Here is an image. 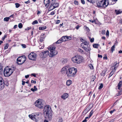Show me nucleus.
I'll list each match as a JSON object with an SVG mask.
<instances>
[{
	"mask_svg": "<svg viewBox=\"0 0 122 122\" xmlns=\"http://www.w3.org/2000/svg\"><path fill=\"white\" fill-rule=\"evenodd\" d=\"M56 47L54 46H51L49 48V50L50 51V53H49V55L51 57H52L57 54V52L55 50Z\"/></svg>",
	"mask_w": 122,
	"mask_h": 122,
	"instance_id": "7",
	"label": "nucleus"
},
{
	"mask_svg": "<svg viewBox=\"0 0 122 122\" xmlns=\"http://www.w3.org/2000/svg\"><path fill=\"white\" fill-rule=\"evenodd\" d=\"M81 2L83 5L85 4V2L84 0H81Z\"/></svg>",
	"mask_w": 122,
	"mask_h": 122,
	"instance_id": "47",
	"label": "nucleus"
},
{
	"mask_svg": "<svg viewBox=\"0 0 122 122\" xmlns=\"http://www.w3.org/2000/svg\"><path fill=\"white\" fill-rule=\"evenodd\" d=\"M106 34L107 36H109V31L108 30H107Z\"/></svg>",
	"mask_w": 122,
	"mask_h": 122,
	"instance_id": "43",
	"label": "nucleus"
},
{
	"mask_svg": "<svg viewBox=\"0 0 122 122\" xmlns=\"http://www.w3.org/2000/svg\"><path fill=\"white\" fill-rule=\"evenodd\" d=\"M60 20H56V24H58L60 22Z\"/></svg>",
	"mask_w": 122,
	"mask_h": 122,
	"instance_id": "53",
	"label": "nucleus"
},
{
	"mask_svg": "<svg viewBox=\"0 0 122 122\" xmlns=\"http://www.w3.org/2000/svg\"><path fill=\"white\" fill-rule=\"evenodd\" d=\"M37 54L34 52L30 53L28 55L29 59L32 61L35 60L37 57Z\"/></svg>",
	"mask_w": 122,
	"mask_h": 122,
	"instance_id": "9",
	"label": "nucleus"
},
{
	"mask_svg": "<svg viewBox=\"0 0 122 122\" xmlns=\"http://www.w3.org/2000/svg\"><path fill=\"white\" fill-rule=\"evenodd\" d=\"M43 38L42 37H41L40 38V41L41 42H42L43 41Z\"/></svg>",
	"mask_w": 122,
	"mask_h": 122,
	"instance_id": "60",
	"label": "nucleus"
},
{
	"mask_svg": "<svg viewBox=\"0 0 122 122\" xmlns=\"http://www.w3.org/2000/svg\"><path fill=\"white\" fill-rule=\"evenodd\" d=\"M6 83H0V90L3 89L5 87V85L6 86H8L9 85V84L7 82H6Z\"/></svg>",
	"mask_w": 122,
	"mask_h": 122,
	"instance_id": "12",
	"label": "nucleus"
},
{
	"mask_svg": "<svg viewBox=\"0 0 122 122\" xmlns=\"http://www.w3.org/2000/svg\"><path fill=\"white\" fill-rule=\"evenodd\" d=\"M63 120L61 118H60L58 121V122H62Z\"/></svg>",
	"mask_w": 122,
	"mask_h": 122,
	"instance_id": "48",
	"label": "nucleus"
},
{
	"mask_svg": "<svg viewBox=\"0 0 122 122\" xmlns=\"http://www.w3.org/2000/svg\"><path fill=\"white\" fill-rule=\"evenodd\" d=\"M77 69L74 67L68 68L66 71V74L68 77H73L76 74Z\"/></svg>",
	"mask_w": 122,
	"mask_h": 122,
	"instance_id": "4",
	"label": "nucleus"
},
{
	"mask_svg": "<svg viewBox=\"0 0 122 122\" xmlns=\"http://www.w3.org/2000/svg\"><path fill=\"white\" fill-rule=\"evenodd\" d=\"M98 57L102 58V56L99 54H98Z\"/></svg>",
	"mask_w": 122,
	"mask_h": 122,
	"instance_id": "54",
	"label": "nucleus"
},
{
	"mask_svg": "<svg viewBox=\"0 0 122 122\" xmlns=\"http://www.w3.org/2000/svg\"><path fill=\"white\" fill-rule=\"evenodd\" d=\"M46 28V26H44L42 27H40L39 28V30H43L45 29Z\"/></svg>",
	"mask_w": 122,
	"mask_h": 122,
	"instance_id": "25",
	"label": "nucleus"
},
{
	"mask_svg": "<svg viewBox=\"0 0 122 122\" xmlns=\"http://www.w3.org/2000/svg\"><path fill=\"white\" fill-rule=\"evenodd\" d=\"M122 85V81H120L118 84L117 87L118 89H120V88L121 87Z\"/></svg>",
	"mask_w": 122,
	"mask_h": 122,
	"instance_id": "16",
	"label": "nucleus"
},
{
	"mask_svg": "<svg viewBox=\"0 0 122 122\" xmlns=\"http://www.w3.org/2000/svg\"><path fill=\"white\" fill-rule=\"evenodd\" d=\"M66 36H63L61 38V40L62 42L65 41H66Z\"/></svg>",
	"mask_w": 122,
	"mask_h": 122,
	"instance_id": "17",
	"label": "nucleus"
},
{
	"mask_svg": "<svg viewBox=\"0 0 122 122\" xmlns=\"http://www.w3.org/2000/svg\"><path fill=\"white\" fill-rule=\"evenodd\" d=\"M61 61L63 64H64L66 63L67 61L66 59H61Z\"/></svg>",
	"mask_w": 122,
	"mask_h": 122,
	"instance_id": "27",
	"label": "nucleus"
},
{
	"mask_svg": "<svg viewBox=\"0 0 122 122\" xmlns=\"http://www.w3.org/2000/svg\"><path fill=\"white\" fill-rule=\"evenodd\" d=\"M21 58L20 57H19L17 59V60L18 62H20V63H18V64H21L23 63H24L26 60V57L25 56H24V58L23 57H22Z\"/></svg>",
	"mask_w": 122,
	"mask_h": 122,
	"instance_id": "10",
	"label": "nucleus"
},
{
	"mask_svg": "<svg viewBox=\"0 0 122 122\" xmlns=\"http://www.w3.org/2000/svg\"><path fill=\"white\" fill-rule=\"evenodd\" d=\"M94 38H92V39H91L90 41L92 43L94 42Z\"/></svg>",
	"mask_w": 122,
	"mask_h": 122,
	"instance_id": "45",
	"label": "nucleus"
},
{
	"mask_svg": "<svg viewBox=\"0 0 122 122\" xmlns=\"http://www.w3.org/2000/svg\"><path fill=\"white\" fill-rule=\"evenodd\" d=\"M115 12L117 15H118L121 13L122 12V11H121L120 10H115Z\"/></svg>",
	"mask_w": 122,
	"mask_h": 122,
	"instance_id": "15",
	"label": "nucleus"
},
{
	"mask_svg": "<svg viewBox=\"0 0 122 122\" xmlns=\"http://www.w3.org/2000/svg\"><path fill=\"white\" fill-rule=\"evenodd\" d=\"M74 3L76 5H78V2L77 1L75 0L74 1Z\"/></svg>",
	"mask_w": 122,
	"mask_h": 122,
	"instance_id": "42",
	"label": "nucleus"
},
{
	"mask_svg": "<svg viewBox=\"0 0 122 122\" xmlns=\"http://www.w3.org/2000/svg\"><path fill=\"white\" fill-rule=\"evenodd\" d=\"M68 97V95L67 93H65L61 96V98H63V99L65 100Z\"/></svg>",
	"mask_w": 122,
	"mask_h": 122,
	"instance_id": "13",
	"label": "nucleus"
},
{
	"mask_svg": "<svg viewBox=\"0 0 122 122\" xmlns=\"http://www.w3.org/2000/svg\"><path fill=\"white\" fill-rule=\"evenodd\" d=\"M89 42L86 41L83 42L81 44V47L84 49L86 52H89L90 51V49L88 45Z\"/></svg>",
	"mask_w": 122,
	"mask_h": 122,
	"instance_id": "8",
	"label": "nucleus"
},
{
	"mask_svg": "<svg viewBox=\"0 0 122 122\" xmlns=\"http://www.w3.org/2000/svg\"><path fill=\"white\" fill-rule=\"evenodd\" d=\"M10 19V21H11V22L12 21L14 20H13V18H11Z\"/></svg>",
	"mask_w": 122,
	"mask_h": 122,
	"instance_id": "63",
	"label": "nucleus"
},
{
	"mask_svg": "<svg viewBox=\"0 0 122 122\" xmlns=\"http://www.w3.org/2000/svg\"><path fill=\"white\" fill-rule=\"evenodd\" d=\"M80 40L82 42H83L85 41V40L82 39V38H80Z\"/></svg>",
	"mask_w": 122,
	"mask_h": 122,
	"instance_id": "56",
	"label": "nucleus"
},
{
	"mask_svg": "<svg viewBox=\"0 0 122 122\" xmlns=\"http://www.w3.org/2000/svg\"><path fill=\"white\" fill-rule=\"evenodd\" d=\"M49 51L48 50L42 52V55H43V56L42 57L44 58H45L46 57L48 56V55H49Z\"/></svg>",
	"mask_w": 122,
	"mask_h": 122,
	"instance_id": "11",
	"label": "nucleus"
},
{
	"mask_svg": "<svg viewBox=\"0 0 122 122\" xmlns=\"http://www.w3.org/2000/svg\"><path fill=\"white\" fill-rule=\"evenodd\" d=\"M78 51L80 52L81 53H83V51L80 48H79L78 49Z\"/></svg>",
	"mask_w": 122,
	"mask_h": 122,
	"instance_id": "49",
	"label": "nucleus"
},
{
	"mask_svg": "<svg viewBox=\"0 0 122 122\" xmlns=\"http://www.w3.org/2000/svg\"><path fill=\"white\" fill-rule=\"evenodd\" d=\"M89 66L90 67V69H92L93 68V66L91 64H90L89 65Z\"/></svg>",
	"mask_w": 122,
	"mask_h": 122,
	"instance_id": "38",
	"label": "nucleus"
},
{
	"mask_svg": "<svg viewBox=\"0 0 122 122\" xmlns=\"http://www.w3.org/2000/svg\"><path fill=\"white\" fill-rule=\"evenodd\" d=\"M31 82L32 83L36 84V81H33V80H32L31 81Z\"/></svg>",
	"mask_w": 122,
	"mask_h": 122,
	"instance_id": "50",
	"label": "nucleus"
},
{
	"mask_svg": "<svg viewBox=\"0 0 122 122\" xmlns=\"http://www.w3.org/2000/svg\"><path fill=\"white\" fill-rule=\"evenodd\" d=\"M62 42L61 40V38L59 39V40H58L55 43H56L57 44H59L60 43H61Z\"/></svg>",
	"mask_w": 122,
	"mask_h": 122,
	"instance_id": "28",
	"label": "nucleus"
},
{
	"mask_svg": "<svg viewBox=\"0 0 122 122\" xmlns=\"http://www.w3.org/2000/svg\"><path fill=\"white\" fill-rule=\"evenodd\" d=\"M3 67L1 65H0V74H3Z\"/></svg>",
	"mask_w": 122,
	"mask_h": 122,
	"instance_id": "24",
	"label": "nucleus"
},
{
	"mask_svg": "<svg viewBox=\"0 0 122 122\" xmlns=\"http://www.w3.org/2000/svg\"><path fill=\"white\" fill-rule=\"evenodd\" d=\"M89 21L92 22L93 23L95 21V20H89Z\"/></svg>",
	"mask_w": 122,
	"mask_h": 122,
	"instance_id": "55",
	"label": "nucleus"
},
{
	"mask_svg": "<svg viewBox=\"0 0 122 122\" xmlns=\"http://www.w3.org/2000/svg\"><path fill=\"white\" fill-rule=\"evenodd\" d=\"M103 84L102 83H101L100 86H99L98 87V89H101L103 88Z\"/></svg>",
	"mask_w": 122,
	"mask_h": 122,
	"instance_id": "36",
	"label": "nucleus"
},
{
	"mask_svg": "<svg viewBox=\"0 0 122 122\" xmlns=\"http://www.w3.org/2000/svg\"><path fill=\"white\" fill-rule=\"evenodd\" d=\"M18 26L19 28H22L23 26L22 24L21 23H20L18 25Z\"/></svg>",
	"mask_w": 122,
	"mask_h": 122,
	"instance_id": "34",
	"label": "nucleus"
},
{
	"mask_svg": "<svg viewBox=\"0 0 122 122\" xmlns=\"http://www.w3.org/2000/svg\"><path fill=\"white\" fill-rule=\"evenodd\" d=\"M99 45L98 44H95L93 45V46L94 48H98Z\"/></svg>",
	"mask_w": 122,
	"mask_h": 122,
	"instance_id": "22",
	"label": "nucleus"
},
{
	"mask_svg": "<svg viewBox=\"0 0 122 122\" xmlns=\"http://www.w3.org/2000/svg\"><path fill=\"white\" fill-rule=\"evenodd\" d=\"M114 72L115 71L112 70V71H111L109 75L108 78H109L110 77H111L113 74L114 73Z\"/></svg>",
	"mask_w": 122,
	"mask_h": 122,
	"instance_id": "26",
	"label": "nucleus"
},
{
	"mask_svg": "<svg viewBox=\"0 0 122 122\" xmlns=\"http://www.w3.org/2000/svg\"><path fill=\"white\" fill-rule=\"evenodd\" d=\"M53 5H54L52 4V3L50 5V7L49 9V10H51L54 9V8L53 7Z\"/></svg>",
	"mask_w": 122,
	"mask_h": 122,
	"instance_id": "18",
	"label": "nucleus"
},
{
	"mask_svg": "<svg viewBox=\"0 0 122 122\" xmlns=\"http://www.w3.org/2000/svg\"><path fill=\"white\" fill-rule=\"evenodd\" d=\"M10 19L9 17H6L4 18V20L6 21H9V20Z\"/></svg>",
	"mask_w": 122,
	"mask_h": 122,
	"instance_id": "32",
	"label": "nucleus"
},
{
	"mask_svg": "<svg viewBox=\"0 0 122 122\" xmlns=\"http://www.w3.org/2000/svg\"><path fill=\"white\" fill-rule=\"evenodd\" d=\"M55 14V13L54 11H52L51 13V15H54Z\"/></svg>",
	"mask_w": 122,
	"mask_h": 122,
	"instance_id": "58",
	"label": "nucleus"
},
{
	"mask_svg": "<svg viewBox=\"0 0 122 122\" xmlns=\"http://www.w3.org/2000/svg\"><path fill=\"white\" fill-rule=\"evenodd\" d=\"M15 69V68H13L12 69L7 66L4 69L3 73L5 76L7 77L10 76L13 72V71Z\"/></svg>",
	"mask_w": 122,
	"mask_h": 122,
	"instance_id": "5",
	"label": "nucleus"
},
{
	"mask_svg": "<svg viewBox=\"0 0 122 122\" xmlns=\"http://www.w3.org/2000/svg\"><path fill=\"white\" fill-rule=\"evenodd\" d=\"M115 109H114L113 110L111 111H110V113L112 114L115 111Z\"/></svg>",
	"mask_w": 122,
	"mask_h": 122,
	"instance_id": "59",
	"label": "nucleus"
},
{
	"mask_svg": "<svg viewBox=\"0 0 122 122\" xmlns=\"http://www.w3.org/2000/svg\"><path fill=\"white\" fill-rule=\"evenodd\" d=\"M96 79V77L94 76H92V78L91 80V81H93Z\"/></svg>",
	"mask_w": 122,
	"mask_h": 122,
	"instance_id": "31",
	"label": "nucleus"
},
{
	"mask_svg": "<svg viewBox=\"0 0 122 122\" xmlns=\"http://www.w3.org/2000/svg\"><path fill=\"white\" fill-rule=\"evenodd\" d=\"M35 106L39 108H43L44 107L43 110L44 116L45 119L51 120L52 118V113L50 107L48 105H46L44 107L43 104L41 99H39L35 103Z\"/></svg>",
	"mask_w": 122,
	"mask_h": 122,
	"instance_id": "1",
	"label": "nucleus"
},
{
	"mask_svg": "<svg viewBox=\"0 0 122 122\" xmlns=\"http://www.w3.org/2000/svg\"><path fill=\"white\" fill-rule=\"evenodd\" d=\"M118 63H116L114 65V66L117 67L118 66Z\"/></svg>",
	"mask_w": 122,
	"mask_h": 122,
	"instance_id": "52",
	"label": "nucleus"
},
{
	"mask_svg": "<svg viewBox=\"0 0 122 122\" xmlns=\"http://www.w3.org/2000/svg\"><path fill=\"white\" fill-rule=\"evenodd\" d=\"M38 23L37 21L36 20H35L33 21L32 23V24L33 25H34L36 24H37Z\"/></svg>",
	"mask_w": 122,
	"mask_h": 122,
	"instance_id": "30",
	"label": "nucleus"
},
{
	"mask_svg": "<svg viewBox=\"0 0 122 122\" xmlns=\"http://www.w3.org/2000/svg\"><path fill=\"white\" fill-rule=\"evenodd\" d=\"M66 41H68L70 40H71V37L70 36H66Z\"/></svg>",
	"mask_w": 122,
	"mask_h": 122,
	"instance_id": "35",
	"label": "nucleus"
},
{
	"mask_svg": "<svg viewBox=\"0 0 122 122\" xmlns=\"http://www.w3.org/2000/svg\"><path fill=\"white\" fill-rule=\"evenodd\" d=\"M14 15L13 14L11 15L9 17V18L10 19L11 18H13L14 17Z\"/></svg>",
	"mask_w": 122,
	"mask_h": 122,
	"instance_id": "51",
	"label": "nucleus"
},
{
	"mask_svg": "<svg viewBox=\"0 0 122 122\" xmlns=\"http://www.w3.org/2000/svg\"><path fill=\"white\" fill-rule=\"evenodd\" d=\"M115 45H114L111 48V51H112V53L113 51H114L115 50Z\"/></svg>",
	"mask_w": 122,
	"mask_h": 122,
	"instance_id": "29",
	"label": "nucleus"
},
{
	"mask_svg": "<svg viewBox=\"0 0 122 122\" xmlns=\"http://www.w3.org/2000/svg\"><path fill=\"white\" fill-rule=\"evenodd\" d=\"M30 0H28L27 1H25L24 2L25 3V4H29V3H30Z\"/></svg>",
	"mask_w": 122,
	"mask_h": 122,
	"instance_id": "46",
	"label": "nucleus"
},
{
	"mask_svg": "<svg viewBox=\"0 0 122 122\" xmlns=\"http://www.w3.org/2000/svg\"><path fill=\"white\" fill-rule=\"evenodd\" d=\"M93 112H92V110L91 111V112L90 113L89 115V117H90L92 114Z\"/></svg>",
	"mask_w": 122,
	"mask_h": 122,
	"instance_id": "40",
	"label": "nucleus"
},
{
	"mask_svg": "<svg viewBox=\"0 0 122 122\" xmlns=\"http://www.w3.org/2000/svg\"><path fill=\"white\" fill-rule=\"evenodd\" d=\"M22 85H25V81H22Z\"/></svg>",
	"mask_w": 122,
	"mask_h": 122,
	"instance_id": "62",
	"label": "nucleus"
},
{
	"mask_svg": "<svg viewBox=\"0 0 122 122\" xmlns=\"http://www.w3.org/2000/svg\"><path fill=\"white\" fill-rule=\"evenodd\" d=\"M8 46H9L8 44H6V46H5L4 47V49H7L8 48Z\"/></svg>",
	"mask_w": 122,
	"mask_h": 122,
	"instance_id": "41",
	"label": "nucleus"
},
{
	"mask_svg": "<svg viewBox=\"0 0 122 122\" xmlns=\"http://www.w3.org/2000/svg\"><path fill=\"white\" fill-rule=\"evenodd\" d=\"M72 81L70 80H68L66 82V85L68 86H69L71 85Z\"/></svg>",
	"mask_w": 122,
	"mask_h": 122,
	"instance_id": "19",
	"label": "nucleus"
},
{
	"mask_svg": "<svg viewBox=\"0 0 122 122\" xmlns=\"http://www.w3.org/2000/svg\"><path fill=\"white\" fill-rule=\"evenodd\" d=\"M122 94V89L120 91H118V93H117L116 95V96H119L121 95Z\"/></svg>",
	"mask_w": 122,
	"mask_h": 122,
	"instance_id": "21",
	"label": "nucleus"
},
{
	"mask_svg": "<svg viewBox=\"0 0 122 122\" xmlns=\"http://www.w3.org/2000/svg\"><path fill=\"white\" fill-rule=\"evenodd\" d=\"M53 5V7L54 8H56L58 7L59 5V4L58 3H56L54 4V3H52Z\"/></svg>",
	"mask_w": 122,
	"mask_h": 122,
	"instance_id": "23",
	"label": "nucleus"
},
{
	"mask_svg": "<svg viewBox=\"0 0 122 122\" xmlns=\"http://www.w3.org/2000/svg\"><path fill=\"white\" fill-rule=\"evenodd\" d=\"M80 27V26L79 25H77V26L76 27V28L77 30H78L79 29V28Z\"/></svg>",
	"mask_w": 122,
	"mask_h": 122,
	"instance_id": "61",
	"label": "nucleus"
},
{
	"mask_svg": "<svg viewBox=\"0 0 122 122\" xmlns=\"http://www.w3.org/2000/svg\"><path fill=\"white\" fill-rule=\"evenodd\" d=\"M21 46H22V47L23 48H25L26 47V46L24 44H22L21 45Z\"/></svg>",
	"mask_w": 122,
	"mask_h": 122,
	"instance_id": "44",
	"label": "nucleus"
},
{
	"mask_svg": "<svg viewBox=\"0 0 122 122\" xmlns=\"http://www.w3.org/2000/svg\"><path fill=\"white\" fill-rule=\"evenodd\" d=\"M67 70L66 68V67H63L61 70V71H66H66H67Z\"/></svg>",
	"mask_w": 122,
	"mask_h": 122,
	"instance_id": "33",
	"label": "nucleus"
},
{
	"mask_svg": "<svg viewBox=\"0 0 122 122\" xmlns=\"http://www.w3.org/2000/svg\"><path fill=\"white\" fill-rule=\"evenodd\" d=\"M72 61L74 62L79 64L83 61V58L81 56L77 55L72 58Z\"/></svg>",
	"mask_w": 122,
	"mask_h": 122,
	"instance_id": "6",
	"label": "nucleus"
},
{
	"mask_svg": "<svg viewBox=\"0 0 122 122\" xmlns=\"http://www.w3.org/2000/svg\"><path fill=\"white\" fill-rule=\"evenodd\" d=\"M7 36V35H5L4 37H2V40L3 41L5 39V38Z\"/></svg>",
	"mask_w": 122,
	"mask_h": 122,
	"instance_id": "39",
	"label": "nucleus"
},
{
	"mask_svg": "<svg viewBox=\"0 0 122 122\" xmlns=\"http://www.w3.org/2000/svg\"><path fill=\"white\" fill-rule=\"evenodd\" d=\"M31 90L33 92H34L35 91H36L35 90V89L34 88H31Z\"/></svg>",
	"mask_w": 122,
	"mask_h": 122,
	"instance_id": "64",
	"label": "nucleus"
},
{
	"mask_svg": "<svg viewBox=\"0 0 122 122\" xmlns=\"http://www.w3.org/2000/svg\"><path fill=\"white\" fill-rule=\"evenodd\" d=\"M29 117L31 119L36 122L41 119V114L39 112L29 115Z\"/></svg>",
	"mask_w": 122,
	"mask_h": 122,
	"instance_id": "3",
	"label": "nucleus"
},
{
	"mask_svg": "<svg viewBox=\"0 0 122 122\" xmlns=\"http://www.w3.org/2000/svg\"><path fill=\"white\" fill-rule=\"evenodd\" d=\"M102 34H104L105 33V30H102L101 32Z\"/></svg>",
	"mask_w": 122,
	"mask_h": 122,
	"instance_id": "57",
	"label": "nucleus"
},
{
	"mask_svg": "<svg viewBox=\"0 0 122 122\" xmlns=\"http://www.w3.org/2000/svg\"><path fill=\"white\" fill-rule=\"evenodd\" d=\"M15 5L16 8H18L20 6V4L19 3H15Z\"/></svg>",
	"mask_w": 122,
	"mask_h": 122,
	"instance_id": "37",
	"label": "nucleus"
},
{
	"mask_svg": "<svg viewBox=\"0 0 122 122\" xmlns=\"http://www.w3.org/2000/svg\"><path fill=\"white\" fill-rule=\"evenodd\" d=\"M50 1L49 0H44V3L45 5V6L46 7H47L49 5Z\"/></svg>",
	"mask_w": 122,
	"mask_h": 122,
	"instance_id": "14",
	"label": "nucleus"
},
{
	"mask_svg": "<svg viewBox=\"0 0 122 122\" xmlns=\"http://www.w3.org/2000/svg\"><path fill=\"white\" fill-rule=\"evenodd\" d=\"M117 0H102L97 3V6L98 7L105 8L109 4L110 1H115Z\"/></svg>",
	"mask_w": 122,
	"mask_h": 122,
	"instance_id": "2",
	"label": "nucleus"
},
{
	"mask_svg": "<svg viewBox=\"0 0 122 122\" xmlns=\"http://www.w3.org/2000/svg\"><path fill=\"white\" fill-rule=\"evenodd\" d=\"M5 83V82L4 79L1 77H0V83Z\"/></svg>",
	"mask_w": 122,
	"mask_h": 122,
	"instance_id": "20",
	"label": "nucleus"
}]
</instances>
